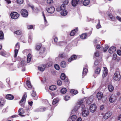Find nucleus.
Masks as SVG:
<instances>
[{"mask_svg":"<svg viewBox=\"0 0 121 121\" xmlns=\"http://www.w3.org/2000/svg\"><path fill=\"white\" fill-rule=\"evenodd\" d=\"M121 76L118 70L116 71L115 72L113 77L114 80L116 81H119L121 79Z\"/></svg>","mask_w":121,"mask_h":121,"instance_id":"obj_1","label":"nucleus"},{"mask_svg":"<svg viewBox=\"0 0 121 121\" xmlns=\"http://www.w3.org/2000/svg\"><path fill=\"white\" fill-rule=\"evenodd\" d=\"M27 97V95L26 93H25L22 98V99L19 102L20 105L22 107H24V105L26 101V99Z\"/></svg>","mask_w":121,"mask_h":121,"instance_id":"obj_2","label":"nucleus"},{"mask_svg":"<svg viewBox=\"0 0 121 121\" xmlns=\"http://www.w3.org/2000/svg\"><path fill=\"white\" fill-rule=\"evenodd\" d=\"M10 15L12 18L15 19L18 18L20 15L18 13L14 12H12Z\"/></svg>","mask_w":121,"mask_h":121,"instance_id":"obj_3","label":"nucleus"},{"mask_svg":"<svg viewBox=\"0 0 121 121\" xmlns=\"http://www.w3.org/2000/svg\"><path fill=\"white\" fill-rule=\"evenodd\" d=\"M21 15L24 17H27L28 15V13L27 11L24 9H22L21 11Z\"/></svg>","mask_w":121,"mask_h":121,"instance_id":"obj_4","label":"nucleus"},{"mask_svg":"<svg viewBox=\"0 0 121 121\" xmlns=\"http://www.w3.org/2000/svg\"><path fill=\"white\" fill-rule=\"evenodd\" d=\"M46 65L45 64H42L38 67V70L42 72L44 71L46 68Z\"/></svg>","mask_w":121,"mask_h":121,"instance_id":"obj_5","label":"nucleus"},{"mask_svg":"<svg viewBox=\"0 0 121 121\" xmlns=\"http://www.w3.org/2000/svg\"><path fill=\"white\" fill-rule=\"evenodd\" d=\"M96 106L95 104L91 105L90 108V111L92 112H94L96 109Z\"/></svg>","mask_w":121,"mask_h":121,"instance_id":"obj_6","label":"nucleus"},{"mask_svg":"<svg viewBox=\"0 0 121 121\" xmlns=\"http://www.w3.org/2000/svg\"><path fill=\"white\" fill-rule=\"evenodd\" d=\"M116 99V97L114 94H113L110 96L109 98L110 102L112 103H113Z\"/></svg>","mask_w":121,"mask_h":121,"instance_id":"obj_7","label":"nucleus"},{"mask_svg":"<svg viewBox=\"0 0 121 121\" xmlns=\"http://www.w3.org/2000/svg\"><path fill=\"white\" fill-rule=\"evenodd\" d=\"M46 10L47 12L49 13H53L55 11V9L53 6L50 7L48 9H46Z\"/></svg>","mask_w":121,"mask_h":121,"instance_id":"obj_8","label":"nucleus"},{"mask_svg":"<svg viewBox=\"0 0 121 121\" xmlns=\"http://www.w3.org/2000/svg\"><path fill=\"white\" fill-rule=\"evenodd\" d=\"M89 111L87 108L83 110L82 112V115L84 117H86L89 114Z\"/></svg>","mask_w":121,"mask_h":121,"instance_id":"obj_9","label":"nucleus"},{"mask_svg":"<svg viewBox=\"0 0 121 121\" xmlns=\"http://www.w3.org/2000/svg\"><path fill=\"white\" fill-rule=\"evenodd\" d=\"M77 56L76 55H73L71 56V57L68 60V61L69 62H71L73 60H75L77 58Z\"/></svg>","mask_w":121,"mask_h":121,"instance_id":"obj_10","label":"nucleus"},{"mask_svg":"<svg viewBox=\"0 0 121 121\" xmlns=\"http://www.w3.org/2000/svg\"><path fill=\"white\" fill-rule=\"evenodd\" d=\"M116 48L115 47H111L108 50L109 52L111 54L113 53L116 51Z\"/></svg>","mask_w":121,"mask_h":121,"instance_id":"obj_11","label":"nucleus"},{"mask_svg":"<svg viewBox=\"0 0 121 121\" xmlns=\"http://www.w3.org/2000/svg\"><path fill=\"white\" fill-rule=\"evenodd\" d=\"M112 114V113L110 112H107L103 116V118L105 119H107L110 117Z\"/></svg>","mask_w":121,"mask_h":121,"instance_id":"obj_12","label":"nucleus"},{"mask_svg":"<svg viewBox=\"0 0 121 121\" xmlns=\"http://www.w3.org/2000/svg\"><path fill=\"white\" fill-rule=\"evenodd\" d=\"M18 112L19 115L20 116L22 117L25 116V115H22L25 112L24 111L23 108H21L20 109L18 110Z\"/></svg>","mask_w":121,"mask_h":121,"instance_id":"obj_13","label":"nucleus"},{"mask_svg":"<svg viewBox=\"0 0 121 121\" xmlns=\"http://www.w3.org/2000/svg\"><path fill=\"white\" fill-rule=\"evenodd\" d=\"M103 94L102 93L99 92L97 94L96 96L99 100H100L102 97Z\"/></svg>","mask_w":121,"mask_h":121,"instance_id":"obj_14","label":"nucleus"},{"mask_svg":"<svg viewBox=\"0 0 121 121\" xmlns=\"http://www.w3.org/2000/svg\"><path fill=\"white\" fill-rule=\"evenodd\" d=\"M78 31V28H76L73 30L70 33V35L71 36H73Z\"/></svg>","mask_w":121,"mask_h":121,"instance_id":"obj_15","label":"nucleus"},{"mask_svg":"<svg viewBox=\"0 0 121 121\" xmlns=\"http://www.w3.org/2000/svg\"><path fill=\"white\" fill-rule=\"evenodd\" d=\"M87 36V34L86 33H82L81 35H80V38L81 39H86Z\"/></svg>","mask_w":121,"mask_h":121,"instance_id":"obj_16","label":"nucleus"},{"mask_svg":"<svg viewBox=\"0 0 121 121\" xmlns=\"http://www.w3.org/2000/svg\"><path fill=\"white\" fill-rule=\"evenodd\" d=\"M5 98L8 99L12 100L14 98V96L11 94H7L6 95Z\"/></svg>","mask_w":121,"mask_h":121,"instance_id":"obj_17","label":"nucleus"},{"mask_svg":"<svg viewBox=\"0 0 121 121\" xmlns=\"http://www.w3.org/2000/svg\"><path fill=\"white\" fill-rule=\"evenodd\" d=\"M104 70L103 72V77H105L108 74L107 70L106 68L105 67H104Z\"/></svg>","mask_w":121,"mask_h":121,"instance_id":"obj_18","label":"nucleus"},{"mask_svg":"<svg viewBox=\"0 0 121 121\" xmlns=\"http://www.w3.org/2000/svg\"><path fill=\"white\" fill-rule=\"evenodd\" d=\"M78 2L77 0H72V5L73 6H76L77 5Z\"/></svg>","mask_w":121,"mask_h":121,"instance_id":"obj_19","label":"nucleus"},{"mask_svg":"<svg viewBox=\"0 0 121 121\" xmlns=\"http://www.w3.org/2000/svg\"><path fill=\"white\" fill-rule=\"evenodd\" d=\"M67 65L66 62L64 61H62L60 63V66L61 67L64 68Z\"/></svg>","mask_w":121,"mask_h":121,"instance_id":"obj_20","label":"nucleus"},{"mask_svg":"<svg viewBox=\"0 0 121 121\" xmlns=\"http://www.w3.org/2000/svg\"><path fill=\"white\" fill-rule=\"evenodd\" d=\"M108 88L109 91L110 92L112 91L114 89L113 86L111 84L108 85Z\"/></svg>","mask_w":121,"mask_h":121,"instance_id":"obj_21","label":"nucleus"},{"mask_svg":"<svg viewBox=\"0 0 121 121\" xmlns=\"http://www.w3.org/2000/svg\"><path fill=\"white\" fill-rule=\"evenodd\" d=\"M32 96L34 97V99L35 100H37L38 99V96L37 95L36 96V93L34 91H33L32 93L31 94Z\"/></svg>","mask_w":121,"mask_h":121,"instance_id":"obj_22","label":"nucleus"},{"mask_svg":"<svg viewBox=\"0 0 121 121\" xmlns=\"http://www.w3.org/2000/svg\"><path fill=\"white\" fill-rule=\"evenodd\" d=\"M31 54H29L27 56V63H29L31 60Z\"/></svg>","mask_w":121,"mask_h":121,"instance_id":"obj_23","label":"nucleus"},{"mask_svg":"<svg viewBox=\"0 0 121 121\" xmlns=\"http://www.w3.org/2000/svg\"><path fill=\"white\" fill-rule=\"evenodd\" d=\"M39 54L41 55L46 50V48L45 47H41L40 49Z\"/></svg>","mask_w":121,"mask_h":121,"instance_id":"obj_24","label":"nucleus"},{"mask_svg":"<svg viewBox=\"0 0 121 121\" xmlns=\"http://www.w3.org/2000/svg\"><path fill=\"white\" fill-rule=\"evenodd\" d=\"M42 45L41 44H37L35 46V49L38 51L41 48Z\"/></svg>","mask_w":121,"mask_h":121,"instance_id":"obj_25","label":"nucleus"},{"mask_svg":"<svg viewBox=\"0 0 121 121\" xmlns=\"http://www.w3.org/2000/svg\"><path fill=\"white\" fill-rule=\"evenodd\" d=\"M67 11L66 10L62 11L61 12L60 14L62 16H65L67 15Z\"/></svg>","mask_w":121,"mask_h":121,"instance_id":"obj_26","label":"nucleus"},{"mask_svg":"<svg viewBox=\"0 0 121 121\" xmlns=\"http://www.w3.org/2000/svg\"><path fill=\"white\" fill-rule=\"evenodd\" d=\"M90 2V1L89 0H85L83 2V4L84 6H87L89 4Z\"/></svg>","mask_w":121,"mask_h":121,"instance_id":"obj_27","label":"nucleus"},{"mask_svg":"<svg viewBox=\"0 0 121 121\" xmlns=\"http://www.w3.org/2000/svg\"><path fill=\"white\" fill-rule=\"evenodd\" d=\"M70 92L71 93L73 94H74L76 95L78 93V91L74 89H71L70 90Z\"/></svg>","mask_w":121,"mask_h":121,"instance_id":"obj_28","label":"nucleus"},{"mask_svg":"<svg viewBox=\"0 0 121 121\" xmlns=\"http://www.w3.org/2000/svg\"><path fill=\"white\" fill-rule=\"evenodd\" d=\"M56 88V86L55 85H52L49 87V89L52 91L54 90Z\"/></svg>","mask_w":121,"mask_h":121,"instance_id":"obj_29","label":"nucleus"},{"mask_svg":"<svg viewBox=\"0 0 121 121\" xmlns=\"http://www.w3.org/2000/svg\"><path fill=\"white\" fill-rule=\"evenodd\" d=\"M26 60L24 59L21 60V65L22 66H24L26 65Z\"/></svg>","mask_w":121,"mask_h":121,"instance_id":"obj_30","label":"nucleus"},{"mask_svg":"<svg viewBox=\"0 0 121 121\" xmlns=\"http://www.w3.org/2000/svg\"><path fill=\"white\" fill-rule=\"evenodd\" d=\"M88 71V69L86 68H84L83 70L82 74L83 75L85 76L86 74Z\"/></svg>","mask_w":121,"mask_h":121,"instance_id":"obj_31","label":"nucleus"},{"mask_svg":"<svg viewBox=\"0 0 121 121\" xmlns=\"http://www.w3.org/2000/svg\"><path fill=\"white\" fill-rule=\"evenodd\" d=\"M0 106H3L4 104V100L3 98H0Z\"/></svg>","mask_w":121,"mask_h":121,"instance_id":"obj_32","label":"nucleus"},{"mask_svg":"<svg viewBox=\"0 0 121 121\" xmlns=\"http://www.w3.org/2000/svg\"><path fill=\"white\" fill-rule=\"evenodd\" d=\"M14 34H16L17 35H20L22 33V31L20 30H18L14 32Z\"/></svg>","mask_w":121,"mask_h":121,"instance_id":"obj_33","label":"nucleus"},{"mask_svg":"<svg viewBox=\"0 0 121 121\" xmlns=\"http://www.w3.org/2000/svg\"><path fill=\"white\" fill-rule=\"evenodd\" d=\"M26 84L27 86H28V87L30 88H32V86L31 83L29 80H27V81Z\"/></svg>","mask_w":121,"mask_h":121,"instance_id":"obj_34","label":"nucleus"},{"mask_svg":"<svg viewBox=\"0 0 121 121\" xmlns=\"http://www.w3.org/2000/svg\"><path fill=\"white\" fill-rule=\"evenodd\" d=\"M77 116L75 115H73L71 116V119L72 120V121H75L77 118Z\"/></svg>","mask_w":121,"mask_h":121,"instance_id":"obj_35","label":"nucleus"},{"mask_svg":"<svg viewBox=\"0 0 121 121\" xmlns=\"http://www.w3.org/2000/svg\"><path fill=\"white\" fill-rule=\"evenodd\" d=\"M100 69L99 67L97 68L95 70V73L97 74L99 73L100 71Z\"/></svg>","mask_w":121,"mask_h":121,"instance_id":"obj_36","label":"nucleus"},{"mask_svg":"<svg viewBox=\"0 0 121 121\" xmlns=\"http://www.w3.org/2000/svg\"><path fill=\"white\" fill-rule=\"evenodd\" d=\"M67 91V89L65 88H62L60 90L61 93L63 94L65 93Z\"/></svg>","mask_w":121,"mask_h":121,"instance_id":"obj_37","label":"nucleus"},{"mask_svg":"<svg viewBox=\"0 0 121 121\" xmlns=\"http://www.w3.org/2000/svg\"><path fill=\"white\" fill-rule=\"evenodd\" d=\"M60 78L62 80H64L65 79V76L64 73H62L61 74Z\"/></svg>","mask_w":121,"mask_h":121,"instance_id":"obj_38","label":"nucleus"},{"mask_svg":"<svg viewBox=\"0 0 121 121\" xmlns=\"http://www.w3.org/2000/svg\"><path fill=\"white\" fill-rule=\"evenodd\" d=\"M4 38V33L3 31H0V39H2Z\"/></svg>","mask_w":121,"mask_h":121,"instance_id":"obj_39","label":"nucleus"},{"mask_svg":"<svg viewBox=\"0 0 121 121\" xmlns=\"http://www.w3.org/2000/svg\"><path fill=\"white\" fill-rule=\"evenodd\" d=\"M18 49H15L14 50V57L16 58L17 57V54L18 52Z\"/></svg>","mask_w":121,"mask_h":121,"instance_id":"obj_40","label":"nucleus"},{"mask_svg":"<svg viewBox=\"0 0 121 121\" xmlns=\"http://www.w3.org/2000/svg\"><path fill=\"white\" fill-rule=\"evenodd\" d=\"M108 15L112 21L114 20L115 19V17H113L111 14H108Z\"/></svg>","mask_w":121,"mask_h":121,"instance_id":"obj_41","label":"nucleus"},{"mask_svg":"<svg viewBox=\"0 0 121 121\" xmlns=\"http://www.w3.org/2000/svg\"><path fill=\"white\" fill-rule=\"evenodd\" d=\"M66 6L64 4H62L60 6V8L61 9V11L66 10L65 9Z\"/></svg>","mask_w":121,"mask_h":121,"instance_id":"obj_42","label":"nucleus"},{"mask_svg":"<svg viewBox=\"0 0 121 121\" xmlns=\"http://www.w3.org/2000/svg\"><path fill=\"white\" fill-rule=\"evenodd\" d=\"M94 57H98L99 56V52L98 51H96L95 52L94 54Z\"/></svg>","mask_w":121,"mask_h":121,"instance_id":"obj_43","label":"nucleus"},{"mask_svg":"<svg viewBox=\"0 0 121 121\" xmlns=\"http://www.w3.org/2000/svg\"><path fill=\"white\" fill-rule=\"evenodd\" d=\"M98 21L99 22L98 24L96 26V27L98 29H99L101 27V26L100 25L99 20H98Z\"/></svg>","mask_w":121,"mask_h":121,"instance_id":"obj_44","label":"nucleus"},{"mask_svg":"<svg viewBox=\"0 0 121 121\" xmlns=\"http://www.w3.org/2000/svg\"><path fill=\"white\" fill-rule=\"evenodd\" d=\"M54 67L55 69L57 70H59L60 69L59 66L57 64H55Z\"/></svg>","mask_w":121,"mask_h":121,"instance_id":"obj_45","label":"nucleus"},{"mask_svg":"<svg viewBox=\"0 0 121 121\" xmlns=\"http://www.w3.org/2000/svg\"><path fill=\"white\" fill-rule=\"evenodd\" d=\"M47 3L49 4H51L53 3L52 0H47Z\"/></svg>","mask_w":121,"mask_h":121,"instance_id":"obj_46","label":"nucleus"},{"mask_svg":"<svg viewBox=\"0 0 121 121\" xmlns=\"http://www.w3.org/2000/svg\"><path fill=\"white\" fill-rule=\"evenodd\" d=\"M65 57V54L63 53L60 54L59 55V57L62 58H63Z\"/></svg>","mask_w":121,"mask_h":121,"instance_id":"obj_47","label":"nucleus"},{"mask_svg":"<svg viewBox=\"0 0 121 121\" xmlns=\"http://www.w3.org/2000/svg\"><path fill=\"white\" fill-rule=\"evenodd\" d=\"M17 3L19 4H21L23 2V0H17Z\"/></svg>","mask_w":121,"mask_h":121,"instance_id":"obj_48","label":"nucleus"},{"mask_svg":"<svg viewBox=\"0 0 121 121\" xmlns=\"http://www.w3.org/2000/svg\"><path fill=\"white\" fill-rule=\"evenodd\" d=\"M52 61H49L48 63V64H47V65H48V67H50L52 66Z\"/></svg>","mask_w":121,"mask_h":121,"instance_id":"obj_49","label":"nucleus"},{"mask_svg":"<svg viewBox=\"0 0 121 121\" xmlns=\"http://www.w3.org/2000/svg\"><path fill=\"white\" fill-rule=\"evenodd\" d=\"M109 48V47L107 45L106 46L105 48H103L104 52H106Z\"/></svg>","mask_w":121,"mask_h":121,"instance_id":"obj_50","label":"nucleus"},{"mask_svg":"<svg viewBox=\"0 0 121 121\" xmlns=\"http://www.w3.org/2000/svg\"><path fill=\"white\" fill-rule=\"evenodd\" d=\"M117 56L116 54L114 53L113 55V59L114 60H116Z\"/></svg>","mask_w":121,"mask_h":121,"instance_id":"obj_51","label":"nucleus"},{"mask_svg":"<svg viewBox=\"0 0 121 121\" xmlns=\"http://www.w3.org/2000/svg\"><path fill=\"white\" fill-rule=\"evenodd\" d=\"M62 84V82L60 80H59L57 81V84L59 86H60Z\"/></svg>","mask_w":121,"mask_h":121,"instance_id":"obj_52","label":"nucleus"},{"mask_svg":"<svg viewBox=\"0 0 121 121\" xmlns=\"http://www.w3.org/2000/svg\"><path fill=\"white\" fill-rule=\"evenodd\" d=\"M27 27L28 29H32L33 28V26L32 25H28L27 26Z\"/></svg>","mask_w":121,"mask_h":121,"instance_id":"obj_53","label":"nucleus"},{"mask_svg":"<svg viewBox=\"0 0 121 121\" xmlns=\"http://www.w3.org/2000/svg\"><path fill=\"white\" fill-rule=\"evenodd\" d=\"M0 54L3 56H5L6 55V52H1Z\"/></svg>","mask_w":121,"mask_h":121,"instance_id":"obj_54","label":"nucleus"},{"mask_svg":"<svg viewBox=\"0 0 121 121\" xmlns=\"http://www.w3.org/2000/svg\"><path fill=\"white\" fill-rule=\"evenodd\" d=\"M15 48H17L18 49H19L20 48V46L19 44V43L17 42L15 46Z\"/></svg>","mask_w":121,"mask_h":121,"instance_id":"obj_55","label":"nucleus"},{"mask_svg":"<svg viewBox=\"0 0 121 121\" xmlns=\"http://www.w3.org/2000/svg\"><path fill=\"white\" fill-rule=\"evenodd\" d=\"M99 62L98 61H95L94 63V66H96L99 64Z\"/></svg>","mask_w":121,"mask_h":121,"instance_id":"obj_56","label":"nucleus"},{"mask_svg":"<svg viewBox=\"0 0 121 121\" xmlns=\"http://www.w3.org/2000/svg\"><path fill=\"white\" fill-rule=\"evenodd\" d=\"M70 98V97L68 96H66L65 97V99L66 101L69 100Z\"/></svg>","mask_w":121,"mask_h":121,"instance_id":"obj_57","label":"nucleus"},{"mask_svg":"<svg viewBox=\"0 0 121 121\" xmlns=\"http://www.w3.org/2000/svg\"><path fill=\"white\" fill-rule=\"evenodd\" d=\"M39 109V111L40 112H43L46 110V108H40Z\"/></svg>","mask_w":121,"mask_h":121,"instance_id":"obj_58","label":"nucleus"},{"mask_svg":"<svg viewBox=\"0 0 121 121\" xmlns=\"http://www.w3.org/2000/svg\"><path fill=\"white\" fill-rule=\"evenodd\" d=\"M57 102V100L56 99H54L52 101V104H53L54 105Z\"/></svg>","mask_w":121,"mask_h":121,"instance_id":"obj_59","label":"nucleus"},{"mask_svg":"<svg viewBox=\"0 0 121 121\" xmlns=\"http://www.w3.org/2000/svg\"><path fill=\"white\" fill-rule=\"evenodd\" d=\"M58 40V38L57 37H55L54 39V42L55 43H56Z\"/></svg>","mask_w":121,"mask_h":121,"instance_id":"obj_60","label":"nucleus"},{"mask_svg":"<svg viewBox=\"0 0 121 121\" xmlns=\"http://www.w3.org/2000/svg\"><path fill=\"white\" fill-rule=\"evenodd\" d=\"M69 2V1L68 0H65L63 4H64L65 5H67L68 4Z\"/></svg>","mask_w":121,"mask_h":121,"instance_id":"obj_61","label":"nucleus"},{"mask_svg":"<svg viewBox=\"0 0 121 121\" xmlns=\"http://www.w3.org/2000/svg\"><path fill=\"white\" fill-rule=\"evenodd\" d=\"M117 53L118 55L119 56L121 55V51L120 50H117Z\"/></svg>","mask_w":121,"mask_h":121,"instance_id":"obj_62","label":"nucleus"},{"mask_svg":"<svg viewBox=\"0 0 121 121\" xmlns=\"http://www.w3.org/2000/svg\"><path fill=\"white\" fill-rule=\"evenodd\" d=\"M83 103V100L82 99L79 101L78 103L79 104L81 105Z\"/></svg>","mask_w":121,"mask_h":121,"instance_id":"obj_63","label":"nucleus"},{"mask_svg":"<svg viewBox=\"0 0 121 121\" xmlns=\"http://www.w3.org/2000/svg\"><path fill=\"white\" fill-rule=\"evenodd\" d=\"M116 18L119 21L121 22V18L119 16H117L116 17Z\"/></svg>","mask_w":121,"mask_h":121,"instance_id":"obj_64","label":"nucleus"}]
</instances>
